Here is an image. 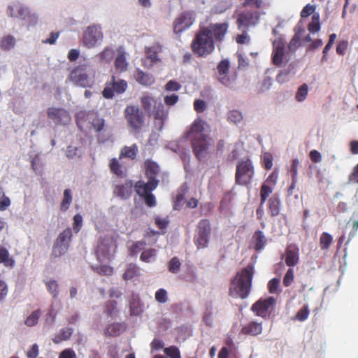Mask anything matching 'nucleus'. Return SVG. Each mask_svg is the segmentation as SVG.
<instances>
[{
    "label": "nucleus",
    "instance_id": "1",
    "mask_svg": "<svg viewBox=\"0 0 358 358\" xmlns=\"http://www.w3.org/2000/svg\"><path fill=\"white\" fill-rule=\"evenodd\" d=\"M6 15L9 18L23 22L29 28L35 27L39 18L36 12L18 0L9 2L6 8Z\"/></svg>",
    "mask_w": 358,
    "mask_h": 358
},
{
    "label": "nucleus",
    "instance_id": "2",
    "mask_svg": "<svg viewBox=\"0 0 358 358\" xmlns=\"http://www.w3.org/2000/svg\"><path fill=\"white\" fill-rule=\"evenodd\" d=\"M253 275L254 267L252 265H248L238 273L231 280L229 288L230 295L234 298H246L250 291Z\"/></svg>",
    "mask_w": 358,
    "mask_h": 358
},
{
    "label": "nucleus",
    "instance_id": "3",
    "mask_svg": "<svg viewBox=\"0 0 358 358\" xmlns=\"http://www.w3.org/2000/svg\"><path fill=\"white\" fill-rule=\"evenodd\" d=\"M141 103L143 109L149 115L155 114L156 119L155 125L162 129L163 120L167 116V112L164 110V106L160 101L155 99L148 94H144L141 97Z\"/></svg>",
    "mask_w": 358,
    "mask_h": 358
},
{
    "label": "nucleus",
    "instance_id": "4",
    "mask_svg": "<svg viewBox=\"0 0 358 358\" xmlns=\"http://www.w3.org/2000/svg\"><path fill=\"white\" fill-rule=\"evenodd\" d=\"M193 51L200 57H205L213 52L215 41L202 28L196 35L192 43Z\"/></svg>",
    "mask_w": 358,
    "mask_h": 358
},
{
    "label": "nucleus",
    "instance_id": "5",
    "mask_svg": "<svg viewBox=\"0 0 358 358\" xmlns=\"http://www.w3.org/2000/svg\"><path fill=\"white\" fill-rule=\"evenodd\" d=\"M158 182V180H152L147 183L138 181L135 184L136 193L144 199L146 205L149 207H153L156 205L155 197L151 192L157 187Z\"/></svg>",
    "mask_w": 358,
    "mask_h": 358
},
{
    "label": "nucleus",
    "instance_id": "6",
    "mask_svg": "<svg viewBox=\"0 0 358 358\" xmlns=\"http://www.w3.org/2000/svg\"><path fill=\"white\" fill-rule=\"evenodd\" d=\"M116 243L110 236L102 238L97 246L96 256L100 262H106L110 260L116 250Z\"/></svg>",
    "mask_w": 358,
    "mask_h": 358
},
{
    "label": "nucleus",
    "instance_id": "7",
    "mask_svg": "<svg viewBox=\"0 0 358 358\" xmlns=\"http://www.w3.org/2000/svg\"><path fill=\"white\" fill-rule=\"evenodd\" d=\"M254 175V168L249 159H243L238 162L236 172V182L238 185H245Z\"/></svg>",
    "mask_w": 358,
    "mask_h": 358
},
{
    "label": "nucleus",
    "instance_id": "8",
    "mask_svg": "<svg viewBox=\"0 0 358 358\" xmlns=\"http://www.w3.org/2000/svg\"><path fill=\"white\" fill-rule=\"evenodd\" d=\"M103 38L101 27L99 25H92L86 28L83 34V43L88 49L101 44Z\"/></svg>",
    "mask_w": 358,
    "mask_h": 358
},
{
    "label": "nucleus",
    "instance_id": "9",
    "mask_svg": "<svg viewBox=\"0 0 358 358\" xmlns=\"http://www.w3.org/2000/svg\"><path fill=\"white\" fill-rule=\"evenodd\" d=\"M196 13L194 10H185L180 13L173 22V31L176 34L189 29L195 22Z\"/></svg>",
    "mask_w": 358,
    "mask_h": 358
},
{
    "label": "nucleus",
    "instance_id": "10",
    "mask_svg": "<svg viewBox=\"0 0 358 358\" xmlns=\"http://www.w3.org/2000/svg\"><path fill=\"white\" fill-rule=\"evenodd\" d=\"M193 151L199 161H205L208 159L214 150V144L211 138L192 141Z\"/></svg>",
    "mask_w": 358,
    "mask_h": 358
},
{
    "label": "nucleus",
    "instance_id": "11",
    "mask_svg": "<svg viewBox=\"0 0 358 358\" xmlns=\"http://www.w3.org/2000/svg\"><path fill=\"white\" fill-rule=\"evenodd\" d=\"M124 116L128 125L134 130H138L143 124L142 111L136 106L130 105L124 110Z\"/></svg>",
    "mask_w": 358,
    "mask_h": 358
},
{
    "label": "nucleus",
    "instance_id": "12",
    "mask_svg": "<svg viewBox=\"0 0 358 358\" xmlns=\"http://www.w3.org/2000/svg\"><path fill=\"white\" fill-rule=\"evenodd\" d=\"M72 231L70 228L64 230L57 236L52 248V255L59 257L64 255L69 248Z\"/></svg>",
    "mask_w": 358,
    "mask_h": 358
},
{
    "label": "nucleus",
    "instance_id": "13",
    "mask_svg": "<svg viewBox=\"0 0 358 358\" xmlns=\"http://www.w3.org/2000/svg\"><path fill=\"white\" fill-rule=\"evenodd\" d=\"M210 133V126L200 118H198L192 123L189 135L191 136L192 141H196L203 138H210L209 137Z\"/></svg>",
    "mask_w": 358,
    "mask_h": 358
},
{
    "label": "nucleus",
    "instance_id": "14",
    "mask_svg": "<svg viewBox=\"0 0 358 358\" xmlns=\"http://www.w3.org/2000/svg\"><path fill=\"white\" fill-rule=\"evenodd\" d=\"M127 88V81L122 79H116L113 76L111 80L106 83L102 94L106 99H112L115 92L117 94H122L126 91Z\"/></svg>",
    "mask_w": 358,
    "mask_h": 358
},
{
    "label": "nucleus",
    "instance_id": "15",
    "mask_svg": "<svg viewBox=\"0 0 358 358\" xmlns=\"http://www.w3.org/2000/svg\"><path fill=\"white\" fill-rule=\"evenodd\" d=\"M87 66L80 65L75 68L70 73L69 80L75 85L86 87L90 85L89 76L86 74Z\"/></svg>",
    "mask_w": 358,
    "mask_h": 358
},
{
    "label": "nucleus",
    "instance_id": "16",
    "mask_svg": "<svg viewBox=\"0 0 358 358\" xmlns=\"http://www.w3.org/2000/svg\"><path fill=\"white\" fill-rule=\"evenodd\" d=\"M210 231V225L208 220L200 221L198 225L197 235L195 237V242L199 248H204L207 246Z\"/></svg>",
    "mask_w": 358,
    "mask_h": 358
},
{
    "label": "nucleus",
    "instance_id": "17",
    "mask_svg": "<svg viewBox=\"0 0 358 358\" xmlns=\"http://www.w3.org/2000/svg\"><path fill=\"white\" fill-rule=\"evenodd\" d=\"M47 115L57 124L65 125L71 120L69 113L62 108L50 107L47 110Z\"/></svg>",
    "mask_w": 358,
    "mask_h": 358
},
{
    "label": "nucleus",
    "instance_id": "18",
    "mask_svg": "<svg viewBox=\"0 0 358 358\" xmlns=\"http://www.w3.org/2000/svg\"><path fill=\"white\" fill-rule=\"evenodd\" d=\"M210 37L217 41L222 42L227 34V23L210 24L208 27L203 28Z\"/></svg>",
    "mask_w": 358,
    "mask_h": 358
},
{
    "label": "nucleus",
    "instance_id": "19",
    "mask_svg": "<svg viewBox=\"0 0 358 358\" xmlns=\"http://www.w3.org/2000/svg\"><path fill=\"white\" fill-rule=\"evenodd\" d=\"M275 303V299L272 296L265 299H259L252 305L251 309L257 315L265 317L267 310L272 307Z\"/></svg>",
    "mask_w": 358,
    "mask_h": 358
},
{
    "label": "nucleus",
    "instance_id": "20",
    "mask_svg": "<svg viewBox=\"0 0 358 358\" xmlns=\"http://www.w3.org/2000/svg\"><path fill=\"white\" fill-rule=\"evenodd\" d=\"M298 70V64L296 62H293L289 64V65L283 70L280 71L276 77V80L279 83H285L291 78H292Z\"/></svg>",
    "mask_w": 358,
    "mask_h": 358
},
{
    "label": "nucleus",
    "instance_id": "21",
    "mask_svg": "<svg viewBox=\"0 0 358 358\" xmlns=\"http://www.w3.org/2000/svg\"><path fill=\"white\" fill-rule=\"evenodd\" d=\"M284 44L280 41H275L273 42V51L272 55V62L274 65H281L284 58Z\"/></svg>",
    "mask_w": 358,
    "mask_h": 358
},
{
    "label": "nucleus",
    "instance_id": "22",
    "mask_svg": "<svg viewBox=\"0 0 358 358\" xmlns=\"http://www.w3.org/2000/svg\"><path fill=\"white\" fill-rule=\"evenodd\" d=\"M133 183L131 181H126L121 185H117L114 189V194L123 199H128L132 192Z\"/></svg>",
    "mask_w": 358,
    "mask_h": 358
},
{
    "label": "nucleus",
    "instance_id": "23",
    "mask_svg": "<svg viewBox=\"0 0 358 358\" xmlns=\"http://www.w3.org/2000/svg\"><path fill=\"white\" fill-rule=\"evenodd\" d=\"M115 69L122 73L127 70L128 62L127 61L126 52L123 49L120 48L115 59Z\"/></svg>",
    "mask_w": 358,
    "mask_h": 358
},
{
    "label": "nucleus",
    "instance_id": "24",
    "mask_svg": "<svg viewBox=\"0 0 358 358\" xmlns=\"http://www.w3.org/2000/svg\"><path fill=\"white\" fill-rule=\"evenodd\" d=\"M136 80L143 86H150L155 83L154 77L148 73H145L140 69H137L134 73Z\"/></svg>",
    "mask_w": 358,
    "mask_h": 358
},
{
    "label": "nucleus",
    "instance_id": "25",
    "mask_svg": "<svg viewBox=\"0 0 358 358\" xmlns=\"http://www.w3.org/2000/svg\"><path fill=\"white\" fill-rule=\"evenodd\" d=\"M257 22V17L252 13L241 14L238 17L237 22L239 27L244 28L250 25H255Z\"/></svg>",
    "mask_w": 358,
    "mask_h": 358
},
{
    "label": "nucleus",
    "instance_id": "26",
    "mask_svg": "<svg viewBox=\"0 0 358 358\" xmlns=\"http://www.w3.org/2000/svg\"><path fill=\"white\" fill-rule=\"evenodd\" d=\"M146 174L149 178L148 181L152 180H157L156 176L159 173V169L158 165L152 161L147 160L145 163Z\"/></svg>",
    "mask_w": 358,
    "mask_h": 358
},
{
    "label": "nucleus",
    "instance_id": "27",
    "mask_svg": "<svg viewBox=\"0 0 358 358\" xmlns=\"http://www.w3.org/2000/svg\"><path fill=\"white\" fill-rule=\"evenodd\" d=\"M16 44L15 38L8 34L2 37L0 41V48L3 51H9L12 50Z\"/></svg>",
    "mask_w": 358,
    "mask_h": 358
},
{
    "label": "nucleus",
    "instance_id": "28",
    "mask_svg": "<svg viewBox=\"0 0 358 358\" xmlns=\"http://www.w3.org/2000/svg\"><path fill=\"white\" fill-rule=\"evenodd\" d=\"M0 264L10 268L15 265V260L10 256L8 250L2 246H0Z\"/></svg>",
    "mask_w": 358,
    "mask_h": 358
},
{
    "label": "nucleus",
    "instance_id": "29",
    "mask_svg": "<svg viewBox=\"0 0 358 358\" xmlns=\"http://www.w3.org/2000/svg\"><path fill=\"white\" fill-rule=\"evenodd\" d=\"M252 241L255 243L256 250H262L266 243V238L261 231H256L252 236Z\"/></svg>",
    "mask_w": 358,
    "mask_h": 358
},
{
    "label": "nucleus",
    "instance_id": "30",
    "mask_svg": "<svg viewBox=\"0 0 358 358\" xmlns=\"http://www.w3.org/2000/svg\"><path fill=\"white\" fill-rule=\"evenodd\" d=\"M243 331L245 334H250L252 336L259 335L262 331V324L255 322H250L248 325L243 327Z\"/></svg>",
    "mask_w": 358,
    "mask_h": 358
},
{
    "label": "nucleus",
    "instance_id": "31",
    "mask_svg": "<svg viewBox=\"0 0 358 358\" xmlns=\"http://www.w3.org/2000/svg\"><path fill=\"white\" fill-rule=\"evenodd\" d=\"M138 151L137 146L134 144L131 146H125L124 147L120 152V159L122 157H127L129 159H134Z\"/></svg>",
    "mask_w": 358,
    "mask_h": 358
},
{
    "label": "nucleus",
    "instance_id": "32",
    "mask_svg": "<svg viewBox=\"0 0 358 358\" xmlns=\"http://www.w3.org/2000/svg\"><path fill=\"white\" fill-rule=\"evenodd\" d=\"M284 256L288 266H294L298 264L299 255L296 252L287 249Z\"/></svg>",
    "mask_w": 358,
    "mask_h": 358
},
{
    "label": "nucleus",
    "instance_id": "33",
    "mask_svg": "<svg viewBox=\"0 0 358 358\" xmlns=\"http://www.w3.org/2000/svg\"><path fill=\"white\" fill-rule=\"evenodd\" d=\"M72 193L71 189H66L64 191L63 199L60 204V209L62 211H66L69 209L71 202H72Z\"/></svg>",
    "mask_w": 358,
    "mask_h": 358
},
{
    "label": "nucleus",
    "instance_id": "34",
    "mask_svg": "<svg viewBox=\"0 0 358 358\" xmlns=\"http://www.w3.org/2000/svg\"><path fill=\"white\" fill-rule=\"evenodd\" d=\"M45 286L48 292L52 296V298L56 299L59 294L58 282L55 280H49L45 282Z\"/></svg>",
    "mask_w": 358,
    "mask_h": 358
},
{
    "label": "nucleus",
    "instance_id": "35",
    "mask_svg": "<svg viewBox=\"0 0 358 358\" xmlns=\"http://www.w3.org/2000/svg\"><path fill=\"white\" fill-rule=\"evenodd\" d=\"M124 329V326L120 323H114L108 327L105 334L110 336H118Z\"/></svg>",
    "mask_w": 358,
    "mask_h": 358
},
{
    "label": "nucleus",
    "instance_id": "36",
    "mask_svg": "<svg viewBox=\"0 0 358 358\" xmlns=\"http://www.w3.org/2000/svg\"><path fill=\"white\" fill-rule=\"evenodd\" d=\"M114 50L110 47H106L96 57L102 62H110L114 57Z\"/></svg>",
    "mask_w": 358,
    "mask_h": 358
},
{
    "label": "nucleus",
    "instance_id": "37",
    "mask_svg": "<svg viewBox=\"0 0 358 358\" xmlns=\"http://www.w3.org/2000/svg\"><path fill=\"white\" fill-rule=\"evenodd\" d=\"M156 250L152 248L145 249L140 257L141 260L145 262H152L156 257Z\"/></svg>",
    "mask_w": 358,
    "mask_h": 358
},
{
    "label": "nucleus",
    "instance_id": "38",
    "mask_svg": "<svg viewBox=\"0 0 358 358\" xmlns=\"http://www.w3.org/2000/svg\"><path fill=\"white\" fill-rule=\"evenodd\" d=\"M41 311L38 309L33 311L25 320L24 324L27 327H34L37 323L41 317Z\"/></svg>",
    "mask_w": 358,
    "mask_h": 358
},
{
    "label": "nucleus",
    "instance_id": "39",
    "mask_svg": "<svg viewBox=\"0 0 358 358\" xmlns=\"http://www.w3.org/2000/svg\"><path fill=\"white\" fill-rule=\"evenodd\" d=\"M73 333V329L67 327L62 329L60 333L53 339L55 343H59L62 341L68 340Z\"/></svg>",
    "mask_w": 358,
    "mask_h": 358
},
{
    "label": "nucleus",
    "instance_id": "40",
    "mask_svg": "<svg viewBox=\"0 0 358 358\" xmlns=\"http://www.w3.org/2000/svg\"><path fill=\"white\" fill-rule=\"evenodd\" d=\"M111 171L115 175L122 177L124 176V168L120 164L117 159H113L110 162Z\"/></svg>",
    "mask_w": 358,
    "mask_h": 358
},
{
    "label": "nucleus",
    "instance_id": "41",
    "mask_svg": "<svg viewBox=\"0 0 358 358\" xmlns=\"http://www.w3.org/2000/svg\"><path fill=\"white\" fill-rule=\"evenodd\" d=\"M320 29V15L319 13H313L312 22L308 24V30L314 34Z\"/></svg>",
    "mask_w": 358,
    "mask_h": 358
},
{
    "label": "nucleus",
    "instance_id": "42",
    "mask_svg": "<svg viewBox=\"0 0 358 358\" xmlns=\"http://www.w3.org/2000/svg\"><path fill=\"white\" fill-rule=\"evenodd\" d=\"M320 247L322 250H327L329 248L330 245L333 241V237L331 235L327 232L322 234L320 236Z\"/></svg>",
    "mask_w": 358,
    "mask_h": 358
},
{
    "label": "nucleus",
    "instance_id": "43",
    "mask_svg": "<svg viewBox=\"0 0 358 358\" xmlns=\"http://www.w3.org/2000/svg\"><path fill=\"white\" fill-rule=\"evenodd\" d=\"M93 268L98 273L101 274V275H110L113 271V269L112 267L105 265V264L94 266Z\"/></svg>",
    "mask_w": 358,
    "mask_h": 358
},
{
    "label": "nucleus",
    "instance_id": "44",
    "mask_svg": "<svg viewBox=\"0 0 358 358\" xmlns=\"http://www.w3.org/2000/svg\"><path fill=\"white\" fill-rule=\"evenodd\" d=\"M155 299L157 302L160 303H166L169 299L166 290L163 288H160L157 290L155 294Z\"/></svg>",
    "mask_w": 358,
    "mask_h": 358
},
{
    "label": "nucleus",
    "instance_id": "45",
    "mask_svg": "<svg viewBox=\"0 0 358 358\" xmlns=\"http://www.w3.org/2000/svg\"><path fill=\"white\" fill-rule=\"evenodd\" d=\"M308 87L306 84H303L301 86H300L296 94V99L299 102L303 101L306 99V96L308 94Z\"/></svg>",
    "mask_w": 358,
    "mask_h": 358
},
{
    "label": "nucleus",
    "instance_id": "46",
    "mask_svg": "<svg viewBox=\"0 0 358 358\" xmlns=\"http://www.w3.org/2000/svg\"><path fill=\"white\" fill-rule=\"evenodd\" d=\"M187 187L185 184L182 185L180 187V189L176 196V201L175 203V208H177L180 206L182 205L183 201H185L184 195L185 193V191L187 190Z\"/></svg>",
    "mask_w": 358,
    "mask_h": 358
},
{
    "label": "nucleus",
    "instance_id": "47",
    "mask_svg": "<svg viewBox=\"0 0 358 358\" xmlns=\"http://www.w3.org/2000/svg\"><path fill=\"white\" fill-rule=\"evenodd\" d=\"M180 262L177 257L172 258L169 262V271L173 273H177L180 268Z\"/></svg>",
    "mask_w": 358,
    "mask_h": 358
},
{
    "label": "nucleus",
    "instance_id": "48",
    "mask_svg": "<svg viewBox=\"0 0 358 358\" xmlns=\"http://www.w3.org/2000/svg\"><path fill=\"white\" fill-rule=\"evenodd\" d=\"M243 115L241 112L238 110L230 111L228 115V120L234 124H238L241 122Z\"/></svg>",
    "mask_w": 358,
    "mask_h": 358
},
{
    "label": "nucleus",
    "instance_id": "49",
    "mask_svg": "<svg viewBox=\"0 0 358 358\" xmlns=\"http://www.w3.org/2000/svg\"><path fill=\"white\" fill-rule=\"evenodd\" d=\"M164 351L165 354L170 358H181L178 348L175 346L166 348Z\"/></svg>",
    "mask_w": 358,
    "mask_h": 358
},
{
    "label": "nucleus",
    "instance_id": "50",
    "mask_svg": "<svg viewBox=\"0 0 358 358\" xmlns=\"http://www.w3.org/2000/svg\"><path fill=\"white\" fill-rule=\"evenodd\" d=\"M229 69V61L227 59L222 60L217 66V71H218V73L220 75L228 73Z\"/></svg>",
    "mask_w": 358,
    "mask_h": 358
},
{
    "label": "nucleus",
    "instance_id": "51",
    "mask_svg": "<svg viewBox=\"0 0 358 358\" xmlns=\"http://www.w3.org/2000/svg\"><path fill=\"white\" fill-rule=\"evenodd\" d=\"M136 268L133 265H129L125 273L123 274V278L124 280H132L133 278L136 275Z\"/></svg>",
    "mask_w": 358,
    "mask_h": 358
},
{
    "label": "nucleus",
    "instance_id": "52",
    "mask_svg": "<svg viewBox=\"0 0 358 358\" xmlns=\"http://www.w3.org/2000/svg\"><path fill=\"white\" fill-rule=\"evenodd\" d=\"M309 315V309L308 306H304L296 314V318L299 321L306 320Z\"/></svg>",
    "mask_w": 358,
    "mask_h": 358
},
{
    "label": "nucleus",
    "instance_id": "53",
    "mask_svg": "<svg viewBox=\"0 0 358 358\" xmlns=\"http://www.w3.org/2000/svg\"><path fill=\"white\" fill-rule=\"evenodd\" d=\"M83 223V217L80 214H76L73 217V229L75 231L76 233H78Z\"/></svg>",
    "mask_w": 358,
    "mask_h": 358
},
{
    "label": "nucleus",
    "instance_id": "54",
    "mask_svg": "<svg viewBox=\"0 0 358 358\" xmlns=\"http://www.w3.org/2000/svg\"><path fill=\"white\" fill-rule=\"evenodd\" d=\"M294 280V271L292 268H289L285 273L283 279V284L285 287H288L291 285Z\"/></svg>",
    "mask_w": 358,
    "mask_h": 358
},
{
    "label": "nucleus",
    "instance_id": "55",
    "mask_svg": "<svg viewBox=\"0 0 358 358\" xmlns=\"http://www.w3.org/2000/svg\"><path fill=\"white\" fill-rule=\"evenodd\" d=\"M8 289L7 284L0 280V303L3 302L8 295Z\"/></svg>",
    "mask_w": 358,
    "mask_h": 358
},
{
    "label": "nucleus",
    "instance_id": "56",
    "mask_svg": "<svg viewBox=\"0 0 358 358\" xmlns=\"http://www.w3.org/2000/svg\"><path fill=\"white\" fill-rule=\"evenodd\" d=\"M301 36L299 33H296L292 38L289 44V48L290 50H294L296 48L300 45Z\"/></svg>",
    "mask_w": 358,
    "mask_h": 358
},
{
    "label": "nucleus",
    "instance_id": "57",
    "mask_svg": "<svg viewBox=\"0 0 358 358\" xmlns=\"http://www.w3.org/2000/svg\"><path fill=\"white\" fill-rule=\"evenodd\" d=\"M272 190L271 189L266 185H263L261 189V203L262 204L264 203L269 196V194L271 193Z\"/></svg>",
    "mask_w": 358,
    "mask_h": 358
},
{
    "label": "nucleus",
    "instance_id": "58",
    "mask_svg": "<svg viewBox=\"0 0 358 358\" xmlns=\"http://www.w3.org/2000/svg\"><path fill=\"white\" fill-rule=\"evenodd\" d=\"M270 210L273 216H275L279 213L278 202L276 199H271L269 200Z\"/></svg>",
    "mask_w": 358,
    "mask_h": 358
},
{
    "label": "nucleus",
    "instance_id": "59",
    "mask_svg": "<svg viewBox=\"0 0 358 358\" xmlns=\"http://www.w3.org/2000/svg\"><path fill=\"white\" fill-rule=\"evenodd\" d=\"M145 243L143 241L136 242L131 246V252L132 254L136 255L141 250L143 251L145 250Z\"/></svg>",
    "mask_w": 358,
    "mask_h": 358
},
{
    "label": "nucleus",
    "instance_id": "60",
    "mask_svg": "<svg viewBox=\"0 0 358 358\" xmlns=\"http://www.w3.org/2000/svg\"><path fill=\"white\" fill-rule=\"evenodd\" d=\"M315 6L310 4H307L301 10V16L302 17H306L314 13Z\"/></svg>",
    "mask_w": 358,
    "mask_h": 358
},
{
    "label": "nucleus",
    "instance_id": "61",
    "mask_svg": "<svg viewBox=\"0 0 358 358\" xmlns=\"http://www.w3.org/2000/svg\"><path fill=\"white\" fill-rule=\"evenodd\" d=\"M78 148L75 146H69L66 151V155L68 158H73L80 155L78 153Z\"/></svg>",
    "mask_w": 358,
    "mask_h": 358
},
{
    "label": "nucleus",
    "instance_id": "62",
    "mask_svg": "<svg viewBox=\"0 0 358 358\" xmlns=\"http://www.w3.org/2000/svg\"><path fill=\"white\" fill-rule=\"evenodd\" d=\"M194 106L198 113H201L206 108V103L204 101L197 99L194 101Z\"/></svg>",
    "mask_w": 358,
    "mask_h": 358
},
{
    "label": "nucleus",
    "instance_id": "63",
    "mask_svg": "<svg viewBox=\"0 0 358 358\" xmlns=\"http://www.w3.org/2000/svg\"><path fill=\"white\" fill-rule=\"evenodd\" d=\"M59 358H76V355L73 350L69 348L63 350Z\"/></svg>",
    "mask_w": 358,
    "mask_h": 358
},
{
    "label": "nucleus",
    "instance_id": "64",
    "mask_svg": "<svg viewBox=\"0 0 358 358\" xmlns=\"http://www.w3.org/2000/svg\"><path fill=\"white\" fill-rule=\"evenodd\" d=\"M38 355V346L37 344L31 345L30 350L27 352L28 358H36Z\"/></svg>",
    "mask_w": 358,
    "mask_h": 358
}]
</instances>
